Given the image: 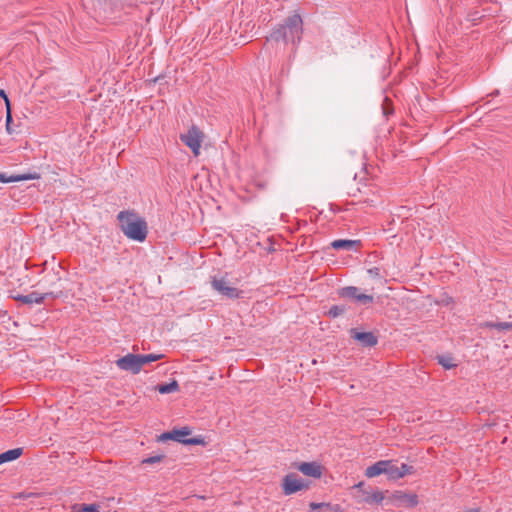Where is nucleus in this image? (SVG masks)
Wrapping results in <instances>:
<instances>
[{"label": "nucleus", "instance_id": "12", "mask_svg": "<svg viewBox=\"0 0 512 512\" xmlns=\"http://www.w3.org/2000/svg\"><path fill=\"white\" fill-rule=\"evenodd\" d=\"M413 473V467L407 464H402L401 466H397L393 463V461L389 460V465L387 467L386 475L391 480H398L400 478L405 477L406 475H410Z\"/></svg>", "mask_w": 512, "mask_h": 512}, {"label": "nucleus", "instance_id": "18", "mask_svg": "<svg viewBox=\"0 0 512 512\" xmlns=\"http://www.w3.org/2000/svg\"><path fill=\"white\" fill-rule=\"evenodd\" d=\"M359 245V241H355V240H344V239H339V240H334L332 243H331V246L334 248V249H346V250H350L352 249L354 246H357Z\"/></svg>", "mask_w": 512, "mask_h": 512}, {"label": "nucleus", "instance_id": "28", "mask_svg": "<svg viewBox=\"0 0 512 512\" xmlns=\"http://www.w3.org/2000/svg\"><path fill=\"white\" fill-rule=\"evenodd\" d=\"M330 314H332V315H334V316L338 315L337 307L332 308V309L330 310Z\"/></svg>", "mask_w": 512, "mask_h": 512}, {"label": "nucleus", "instance_id": "20", "mask_svg": "<svg viewBox=\"0 0 512 512\" xmlns=\"http://www.w3.org/2000/svg\"><path fill=\"white\" fill-rule=\"evenodd\" d=\"M19 300L26 304H32V303L40 304L43 302L44 296H42L36 292H32L30 294L20 296Z\"/></svg>", "mask_w": 512, "mask_h": 512}, {"label": "nucleus", "instance_id": "9", "mask_svg": "<svg viewBox=\"0 0 512 512\" xmlns=\"http://www.w3.org/2000/svg\"><path fill=\"white\" fill-rule=\"evenodd\" d=\"M294 468L303 473L305 476L315 479L321 478L324 472V467L316 461L295 463Z\"/></svg>", "mask_w": 512, "mask_h": 512}, {"label": "nucleus", "instance_id": "17", "mask_svg": "<svg viewBox=\"0 0 512 512\" xmlns=\"http://www.w3.org/2000/svg\"><path fill=\"white\" fill-rule=\"evenodd\" d=\"M436 359L438 363L446 370L457 367V363L450 354L438 355Z\"/></svg>", "mask_w": 512, "mask_h": 512}, {"label": "nucleus", "instance_id": "8", "mask_svg": "<svg viewBox=\"0 0 512 512\" xmlns=\"http://www.w3.org/2000/svg\"><path fill=\"white\" fill-rule=\"evenodd\" d=\"M191 434V430L187 427H184L182 429H176L168 433H164L162 435L163 439H172L175 441H178L183 444H189V445H201L204 444L203 439L201 438H190L186 439V436Z\"/></svg>", "mask_w": 512, "mask_h": 512}, {"label": "nucleus", "instance_id": "21", "mask_svg": "<svg viewBox=\"0 0 512 512\" xmlns=\"http://www.w3.org/2000/svg\"><path fill=\"white\" fill-rule=\"evenodd\" d=\"M159 393L161 394H168L172 392H176L179 390V384L176 380H173L172 382L168 384H160L156 388Z\"/></svg>", "mask_w": 512, "mask_h": 512}, {"label": "nucleus", "instance_id": "19", "mask_svg": "<svg viewBox=\"0 0 512 512\" xmlns=\"http://www.w3.org/2000/svg\"><path fill=\"white\" fill-rule=\"evenodd\" d=\"M21 454H22L21 448L8 450V451L0 454V464L15 460V459L19 458L21 456Z\"/></svg>", "mask_w": 512, "mask_h": 512}, {"label": "nucleus", "instance_id": "4", "mask_svg": "<svg viewBox=\"0 0 512 512\" xmlns=\"http://www.w3.org/2000/svg\"><path fill=\"white\" fill-rule=\"evenodd\" d=\"M205 134L197 126H192L186 133L180 135L181 141L191 149L193 155L198 157L202 143L204 141Z\"/></svg>", "mask_w": 512, "mask_h": 512}, {"label": "nucleus", "instance_id": "26", "mask_svg": "<svg viewBox=\"0 0 512 512\" xmlns=\"http://www.w3.org/2000/svg\"><path fill=\"white\" fill-rule=\"evenodd\" d=\"M309 506H310L311 510L320 509L322 507H327V508L331 507V505L329 503H315V502H311Z\"/></svg>", "mask_w": 512, "mask_h": 512}, {"label": "nucleus", "instance_id": "22", "mask_svg": "<svg viewBox=\"0 0 512 512\" xmlns=\"http://www.w3.org/2000/svg\"><path fill=\"white\" fill-rule=\"evenodd\" d=\"M73 512H99L98 506L95 504H82L73 506Z\"/></svg>", "mask_w": 512, "mask_h": 512}, {"label": "nucleus", "instance_id": "7", "mask_svg": "<svg viewBox=\"0 0 512 512\" xmlns=\"http://www.w3.org/2000/svg\"><path fill=\"white\" fill-rule=\"evenodd\" d=\"M389 500L398 507L413 508L418 505L419 498L415 493L405 491H394L390 496Z\"/></svg>", "mask_w": 512, "mask_h": 512}, {"label": "nucleus", "instance_id": "6", "mask_svg": "<svg viewBox=\"0 0 512 512\" xmlns=\"http://www.w3.org/2000/svg\"><path fill=\"white\" fill-rule=\"evenodd\" d=\"M308 488L309 484L296 473H289L282 480V489L285 495H291Z\"/></svg>", "mask_w": 512, "mask_h": 512}, {"label": "nucleus", "instance_id": "16", "mask_svg": "<svg viewBox=\"0 0 512 512\" xmlns=\"http://www.w3.org/2000/svg\"><path fill=\"white\" fill-rule=\"evenodd\" d=\"M388 465L389 460H380L366 468L365 476L368 478H374L381 474H386Z\"/></svg>", "mask_w": 512, "mask_h": 512}, {"label": "nucleus", "instance_id": "2", "mask_svg": "<svg viewBox=\"0 0 512 512\" xmlns=\"http://www.w3.org/2000/svg\"><path fill=\"white\" fill-rule=\"evenodd\" d=\"M165 357L164 354H135L129 353L116 360V366L123 371L131 372L132 374H139L143 366L161 360Z\"/></svg>", "mask_w": 512, "mask_h": 512}, {"label": "nucleus", "instance_id": "27", "mask_svg": "<svg viewBox=\"0 0 512 512\" xmlns=\"http://www.w3.org/2000/svg\"><path fill=\"white\" fill-rule=\"evenodd\" d=\"M0 97H2L5 101V105H6V109H8V105H10V101L7 97V94L5 93L4 90H0Z\"/></svg>", "mask_w": 512, "mask_h": 512}, {"label": "nucleus", "instance_id": "25", "mask_svg": "<svg viewBox=\"0 0 512 512\" xmlns=\"http://www.w3.org/2000/svg\"><path fill=\"white\" fill-rule=\"evenodd\" d=\"M11 123H12L11 106L8 105V109H6V129L9 134H11L13 132L11 129Z\"/></svg>", "mask_w": 512, "mask_h": 512}, {"label": "nucleus", "instance_id": "24", "mask_svg": "<svg viewBox=\"0 0 512 512\" xmlns=\"http://www.w3.org/2000/svg\"><path fill=\"white\" fill-rule=\"evenodd\" d=\"M163 458H164V456H162V455H156V456L147 457V458L142 460V464H156V463H160L163 460Z\"/></svg>", "mask_w": 512, "mask_h": 512}, {"label": "nucleus", "instance_id": "23", "mask_svg": "<svg viewBox=\"0 0 512 512\" xmlns=\"http://www.w3.org/2000/svg\"><path fill=\"white\" fill-rule=\"evenodd\" d=\"M487 326L496 328L498 330L512 329V323H509V322L489 323V324H487Z\"/></svg>", "mask_w": 512, "mask_h": 512}, {"label": "nucleus", "instance_id": "5", "mask_svg": "<svg viewBox=\"0 0 512 512\" xmlns=\"http://www.w3.org/2000/svg\"><path fill=\"white\" fill-rule=\"evenodd\" d=\"M353 489L357 490L359 495H355L358 497V501L360 503L366 504H380L384 499L385 495L383 491L378 489L376 490H367L365 488L364 482H359L353 486Z\"/></svg>", "mask_w": 512, "mask_h": 512}, {"label": "nucleus", "instance_id": "14", "mask_svg": "<svg viewBox=\"0 0 512 512\" xmlns=\"http://www.w3.org/2000/svg\"><path fill=\"white\" fill-rule=\"evenodd\" d=\"M360 194L362 195L359 198L360 203L367 204L369 206H374L376 200L379 196V190L374 186H365V190L361 191L358 189Z\"/></svg>", "mask_w": 512, "mask_h": 512}, {"label": "nucleus", "instance_id": "15", "mask_svg": "<svg viewBox=\"0 0 512 512\" xmlns=\"http://www.w3.org/2000/svg\"><path fill=\"white\" fill-rule=\"evenodd\" d=\"M40 174L38 173H26V174H17L7 176L6 173L0 172V182L1 183H11V182H19L25 180H34L39 179Z\"/></svg>", "mask_w": 512, "mask_h": 512}, {"label": "nucleus", "instance_id": "1", "mask_svg": "<svg viewBox=\"0 0 512 512\" xmlns=\"http://www.w3.org/2000/svg\"><path fill=\"white\" fill-rule=\"evenodd\" d=\"M118 220L120 222L122 231L128 238L140 242L146 239V222L136 214L122 211L118 214Z\"/></svg>", "mask_w": 512, "mask_h": 512}, {"label": "nucleus", "instance_id": "11", "mask_svg": "<svg viewBox=\"0 0 512 512\" xmlns=\"http://www.w3.org/2000/svg\"><path fill=\"white\" fill-rule=\"evenodd\" d=\"M340 296L350 298L356 302L367 305L373 302V296L361 293L357 287H345L340 291Z\"/></svg>", "mask_w": 512, "mask_h": 512}, {"label": "nucleus", "instance_id": "3", "mask_svg": "<svg viewBox=\"0 0 512 512\" xmlns=\"http://www.w3.org/2000/svg\"><path fill=\"white\" fill-rule=\"evenodd\" d=\"M302 33V19L299 14L288 17L284 25H280L271 34V38L285 42L299 41Z\"/></svg>", "mask_w": 512, "mask_h": 512}, {"label": "nucleus", "instance_id": "13", "mask_svg": "<svg viewBox=\"0 0 512 512\" xmlns=\"http://www.w3.org/2000/svg\"><path fill=\"white\" fill-rule=\"evenodd\" d=\"M350 334L352 338L360 342L363 346L372 347L377 344V338L371 332H359L356 329H351Z\"/></svg>", "mask_w": 512, "mask_h": 512}, {"label": "nucleus", "instance_id": "29", "mask_svg": "<svg viewBox=\"0 0 512 512\" xmlns=\"http://www.w3.org/2000/svg\"><path fill=\"white\" fill-rule=\"evenodd\" d=\"M332 510H333L334 512H339V511H340V509H339V506H338V505H336L335 507H333V508H332Z\"/></svg>", "mask_w": 512, "mask_h": 512}, {"label": "nucleus", "instance_id": "10", "mask_svg": "<svg viewBox=\"0 0 512 512\" xmlns=\"http://www.w3.org/2000/svg\"><path fill=\"white\" fill-rule=\"evenodd\" d=\"M211 284L213 289L230 299L239 298L242 293L238 288L230 286L225 279L214 278Z\"/></svg>", "mask_w": 512, "mask_h": 512}]
</instances>
